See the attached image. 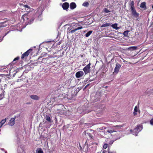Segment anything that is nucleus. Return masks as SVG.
Here are the masks:
<instances>
[{
	"label": "nucleus",
	"mask_w": 153,
	"mask_h": 153,
	"mask_svg": "<svg viewBox=\"0 0 153 153\" xmlns=\"http://www.w3.org/2000/svg\"><path fill=\"white\" fill-rule=\"evenodd\" d=\"M152 9H153V5L152 6Z\"/></svg>",
	"instance_id": "obj_46"
},
{
	"label": "nucleus",
	"mask_w": 153,
	"mask_h": 153,
	"mask_svg": "<svg viewBox=\"0 0 153 153\" xmlns=\"http://www.w3.org/2000/svg\"><path fill=\"white\" fill-rule=\"evenodd\" d=\"M1 150L2 151H4V152L5 151L4 149H1Z\"/></svg>",
	"instance_id": "obj_39"
},
{
	"label": "nucleus",
	"mask_w": 153,
	"mask_h": 153,
	"mask_svg": "<svg viewBox=\"0 0 153 153\" xmlns=\"http://www.w3.org/2000/svg\"><path fill=\"white\" fill-rule=\"evenodd\" d=\"M89 5V3L87 2H85L82 4V6L84 7H87Z\"/></svg>",
	"instance_id": "obj_26"
},
{
	"label": "nucleus",
	"mask_w": 153,
	"mask_h": 153,
	"mask_svg": "<svg viewBox=\"0 0 153 153\" xmlns=\"http://www.w3.org/2000/svg\"><path fill=\"white\" fill-rule=\"evenodd\" d=\"M142 129V125L139 124L137 125V127L135 128L133 131L132 130H130V131L133 134L135 135V136H137L138 133L141 131Z\"/></svg>",
	"instance_id": "obj_2"
},
{
	"label": "nucleus",
	"mask_w": 153,
	"mask_h": 153,
	"mask_svg": "<svg viewBox=\"0 0 153 153\" xmlns=\"http://www.w3.org/2000/svg\"><path fill=\"white\" fill-rule=\"evenodd\" d=\"M104 12H105L106 13H108L109 12H110V11L107 8H104Z\"/></svg>",
	"instance_id": "obj_30"
},
{
	"label": "nucleus",
	"mask_w": 153,
	"mask_h": 153,
	"mask_svg": "<svg viewBox=\"0 0 153 153\" xmlns=\"http://www.w3.org/2000/svg\"><path fill=\"white\" fill-rule=\"evenodd\" d=\"M124 125V124L117 125L113 126L111 128H108L107 131V132L112 134L113 132H117V131H122L121 128Z\"/></svg>",
	"instance_id": "obj_1"
},
{
	"label": "nucleus",
	"mask_w": 153,
	"mask_h": 153,
	"mask_svg": "<svg viewBox=\"0 0 153 153\" xmlns=\"http://www.w3.org/2000/svg\"><path fill=\"white\" fill-rule=\"evenodd\" d=\"M137 112H139V113H140V111L139 107L137 106H136L134 107V112H133V114L134 116H135L137 115Z\"/></svg>",
	"instance_id": "obj_12"
},
{
	"label": "nucleus",
	"mask_w": 153,
	"mask_h": 153,
	"mask_svg": "<svg viewBox=\"0 0 153 153\" xmlns=\"http://www.w3.org/2000/svg\"><path fill=\"white\" fill-rule=\"evenodd\" d=\"M89 136L90 137H91V136H92V135L91 134H90V133H89Z\"/></svg>",
	"instance_id": "obj_36"
},
{
	"label": "nucleus",
	"mask_w": 153,
	"mask_h": 153,
	"mask_svg": "<svg viewBox=\"0 0 153 153\" xmlns=\"http://www.w3.org/2000/svg\"><path fill=\"white\" fill-rule=\"evenodd\" d=\"M83 27H77V28H75L73 30H71L70 32L69 33H74L76 31L81 29Z\"/></svg>",
	"instance_id": "obj_14"
},
{
	"label": "nucleus",
	"mask_w": 153,
	"mask_h": 153,
	"mask_svg": "<svg viewBox=\"0 0 153 153\" xmlns=\"http://www.w3.org/2000/svg\"><path fill=\"white\" fill-rule=\"evenodd\" d=\"M55 121H56V122H57V120L56 118H55Z\"/></svg>",
	"instance_id": "obj_38"
},
{
	"label": "nucleus",
	"mask_w": 153,
	"mask_h": 153,
	"mask_svg": "<svg viewBox=\"0 0 153 153\" xmlns=\"http://www.w3.org/2000/svg\"><path fill=\"white\" fill-rule=\"evenodd\" d=\"M90 65L91 63H89L83 68V70L85 75H86L90 72L91 71Z\"/></svg>",
	"instance_id": "obj_4"
},
{
	"label": "nucleus",
	"mask_w": 153,
	"mask_h": 153,
	"mask_svg": "<svg viewBox=\"0 0 153 153\" xmlns=\"http://www.w3.org/2000/svg\"><path fill=\"white\" fill-rule=\"evenodd\" d=\"M131 13L134 16L137 17L139 16V14L137 13L135 8L131 9Z\"/></svg>",
	"instance_id": "obj_9"
},
{
	"label": "nucleus",
	"mask_w": 153,
	"mask_h": 153,
	"mask_svg": "<svg viewBox=\"0 0 153 153\" xmlns=\"http://www.w3.org/2000/svg\"><path fill=\"white\" fill-rule=\"evenodd\" d=\"M107 87H108V86H107L104 87V88H107Z\"/></svg>",
	"instance_id": "obj_41"
},
{
	"label": "nucleus",
	"mask_w": 153,
	"mask_h": 153,
	"mask_svg": "<svg viewBox=\"0 0 153 153\" xmlns=\"http://www.w3.org/2000/svg\"><path fill=\"white\" fill-rule=\"evenodd\" d=\"M36 153H43V152L42 149H39L36 150Z\"/></svg>",
	"instance_id": "obj_24"
},
{
	"label": "nucleus",
	"mask_w": 153,
	"mask_h": 153,
	"mask_svg": "<svg viewBox=\"0 0 153 153\" xmlns=\"http://www.w3.org/2000/svg\"><path fill=\"white\" fill-rule=\"evenodd\" d=\"M30 97L33 100H38L40 99V97L36 95H33L30 96Z\"/></svg>",
	"instance_id": "obj_13"
},
{
	"label": "nucleus",
	"mask_w": 153,
	"mask_h": 153,
	"mask_svg": "<svg viewBox=\"0 0 153 153\" xmlns=\"http://www.w3.org/2000/svg\"><path fill=\"white\" fill-rule=\"evenodd\" d=\"M40 12H40V13H39V15H41L42 14V11H41V10H40Z\"/></svg>",
	"instance_id": "obj_37"
},
{
	"label": "nucleus",
	"mask_w": 153,
	"mask_h": 153,
	"mask_svg": "<svg viewBox=\"0 0 153 153\" xmlns=\"http://www.w3.org/2000/svg\"><path fill=\"white\" fill-rule=\"evenodd\" d=\"M107 128L105 126L102 127L100 128H97V130L98 131H100L101 130L105 129Z\"/></svg>",
	"instance_id": "obj_17"
},
{
	"label": "nucleus",
	"mask_w": 153,
	"mask_h": 153,
	"mask_svg": "<svg viewBox=\"0 0 153 153\" xmlns=\"http://www.w3.org/2000/svg\"><path fill=\"white\" fill-rule=\"evenodd\" d=\"M6 119H3L1 121V122H0V123L1 124H2V125H3L5 123V122H6Z\"/></svg>",
	"instance_id": "obj_27"
},
{
	"label": "nucleus",
	"mask_w": 153,
	"mask_h": 153,
	"mask_svg": "<svg viewBox=\"0 0 153 153\" xmlns=\"http://www.w3.org/2000/svg\"><path fill=\"white\" fill-rule=\"evenodd\" d=\"M92 31L90 30L87 33L85 34V36L86 37H88L92 33Z\"/></svg>",
	"instance_id": "obj_22"
},
{
	"label": "nucleus",
	"mask_w": 153,
	"mask_h": 153,
	"mask_svg": "<svg viewBox=\"0 0 153 153\" xmlns=\"http://www.w3.org/2000/svg\"><path fill=\"white\" fill-rule=\"evenodd\" d=\"M76 7V4L74 2H72L70 4V8L71 9L73 10Z\"/></svg>",
	"instance_id": "obj_15"
},
{
	"label": "nucleus",
	"mask_w": 153,
	"mask_h": 153,
	"mask_svg": "<svg viewBox=\"0 0 153 153\" xmlns=\"http://www.w3.org/2000/svg\"><path fill=\"white\" fill-rule=\"evenodd\" d=\"M24 7H25L26 9L27 8V9L26 10H28V9H30V7L27 5H24Z\"/></svg>",
	"instance_id": "obj_31"
},
{
	"label": "nucleus",
	"mask_w": 153,
	"mask_h": 153,
	"mask_svg": "<svg viewBox=\"0 0 153 153\" xmlns=\"http://www.w3.org/2000/svg\"><path fill=\"white\" fill-rule=\"evenodd\" d=\"M146 3L145 2H143L141 4L140 7L143 8L144 10H146Z\"/></svg>",
	"instance_id": "obj_16"
},
{
	"label": "nucleus",
	"mask_w": 153,
	"mask_h": 153,
	"mask_svg": "<svg viewBox=\"0 0 153 153\" xmlns=\"http://www.w3.org/2000/svg\"><path fill=\"white\" fill-rule=\"evenodd\" d=\"M10 32V31H8L7 33H5V34L3 36H4V37L6 36L8 33Z\"/></svg>",
	"instance_id": "obj_34"
},
{
	"label": "nucleus",
	"mask_w": 153,
	"mask_h": 153,
	"mask_svg": "<svg viewBox=\"0 0 153 153\" xmlns=\"http://www.w3.org/2000/svg\"><path fill=\"white\" fill-rule=\"evenodd\" d=\"M117 23L111 25V27L114 29H116L117 30L119 29V27H117Z\"/></svg>",
	"instance_id": "obj_18"
},
{
	"label": "nucleus",
	"mask_w": 153,
	"mask_h": 153,
	"mask_svg": "<svg viewBox=\"0 0 153 153\" xmlns=\"http://www.w3.org/2000/svg\"><path fill=\"white\" fill-rule=\"evenodd\" d=\"M4 36H3V37H0V42H1L2 40H3Z\"/></svg>",
	"instance_id": "obj_33"
},
{
	"label": "nucleus",
	"mask_w": 153,
	"mask_h": 153,
	"mask_svg": "<svg viewBox=\"0 0 153 153\" xmlns=\"http://www.w3.org/2000/svg\"><path fill=\"white\" fill-rule=\"evenodd\" d=\"M32 49H29L27 50V51L24 53L21 56V58L23 59L25 57L27 56L29 54L30 52L32 51Z\"/></svg>",
	"instance_id": "obj_7"
},
{
	"label": "nucleus",
	"mask_w": 153,
	"mask_h": 153,
	"mask_svg": "<svg viewBox=\"0 0 153 153\" xmlns=\"http://www.w3.org/2000/svg\"><path fill=\"white\" fill-rule=\"evenodd\" d=\"M113 142H114V141H111L110 142V143L109 144H112L113 143Z\"/></svg>",
	"instance_id": "obj_35"
},
{
	"label": "nucleus",
	"mask_w": 153,
	"mask_h": 153,
	"mask_svg": "<svg viewBox=\"0 0 153 153\" xmlns=\"http://www.w3.org/2000/svg\"><path fill=\"white\" fill-rule=\"evenodd\" d=\"M89 84L87 85L85 87V88H86L88 86Z\"/></svg>",
	"instance_id": "obj_43"
},
{
	"label": "nucleus",
	"mask_w": 153,
	"mask_h": 153,
	"mask_svg": "<svg viewBox=\"0 0 153 153\" xmlns=\"http://www.w3.org/2000/svg\"><path fill=\"white\" fill-rule=\"evenodd\" d=\"M62 1H66V0H62Z\"/></svg>",
	"instance_id": "obj_42"
},
{
	"label": "nucleus",
	"mask_w": 153,
	"mask_h": 153,
	"mask_svg": "<svg viewBox=\"0 0 153 153\" xmlns=\"http://www.w3.org/2000/svg\"><path fill=\"white\" fill-rule=\"evenodd\" d=\"M108 153H115L114 152H108Z\"/></svg>",
	"instance_id": "obj_40"
},
{
	"label": "nucleus",
	"mask_w": 153,
	"mask_h": 153,
	"mask_svg": "<svg viewBox=\"0 0 153 153\" xmlns=\"http://www.w3.org/2000/svg\"><path fill=\"white\" fill-rule=\"evenodd\" d=\"M121 67V65L119 63H117L116 65V67L114 70V72L115 73H117L119 71L120 68Z\"/></svg>",
	"instance_id": "obj_8"
},
{
	"label": "nucleus",
	"mask_w": 153,
	"mask_h": 153,
	"mask_svg": "<svg viewBox=\"0 0 153 153\" xmlns=\"http://www.w3.org/2000/svg\"><path fill=\"white\" fill-rule=\"evenodd\" d=\"M39 12V11L38 10L37 12H36V13L37 14Z\"/></svg>",
	"instance_id": "obj_44"
},
{
	"label": "nucleus",
	"mask_w": 153,
	"mask_h": 153,
	"mask_svg": "<svg viewBox=\"0 0 153 153\" xmlns=\"http://www.w3.org/2000/svg\"><path fill=\"white\" fill-rule=\"evenodd\" d=\"M5 152V153H7V151H5V152Z\"/></svg>",
	"instance_id": "obj_45"
},
{
	"label": "nucleus",
	"mask_w": 153,
	"mask_h": 153,
	"mask_svg": "<svg viewBox=\"0 0 153 153\" xmlns=\"http://www.w3.org/2000/svg\"><path fill=\"white\" fill-rule=\"evenodd\" d=\"M110 24L109 23H107L105 24H104L102 25L101 26V27H108L110 25Z\"/></svg>",
	"instance_id": "obj_21"
},
{
	"label": "nucleus",
	"mask_w": 153,
	"mask_h": 153,
	"mask_svg": "<svg viewBox=\"0 0 153 153\" xmlns=\"http://www.w3.org/2000/svg\"><path fill=\"white\" fill-rule=\"evenodd\" d=\"M6 22H2L0 25V28L5 27L7 26V24H5Z\"/></svg>",
	"instance_id": "obj_20"
},
{
	"label": "nucleus",
	"mask_w": 153,
	"mask_h": 153,
	"mask_svg": "<svg viewBox=\"0 0 153 153\" xmlns=\"http://www.w3.org/2000/svg\"><path fill=\"white\" fill-rule=\"evenodd\" d=\"M152 71H153V69H152Z\"/></svg>",
	"instance_id": "obj_49"
},
{
	"label": "nucleus",
	"mask_w": 153,
	"mask_h": 153,
	"mask_svg": "<svg viewBox=\"0 0 153 153\" xmlns=\"http://www.w3.org/2000/svg\"><path fill=\"white\" fill-rule=\"evenodd\" d=\"M28 18L27 17V14H25L23 15L22 18V21H23V22H25V24L27 25L28 24H31L33 21L34 19L33 18H32L30 21L28 20Z\"/></svg>",
	"instance_id": "obj_3"
},
{
	"label": "nucleus",
	"mask_w": 153,
	"mask_h": 153,
	"mask_svg": "<svg viewBox=\"0 0 153 153\" xmlns=\"http://www.w3.org/2000/svg\"><path fill=\"white\" fill-rule=\"evenodd\" d=\"M45 118L49 122H51V119L50 117L48 115H46Z\"/></svg>",
	"instance_id": "obj_23"
},
{
	"label": "nucleus",
	"mask_w": 153,
	"mask_h": 153,
	"mask_svg": "<svg viewBox=\"0 0 153 153\" xmlns=\"http://www.w3.org/2000/svg\"><path fill=\"white\" fill-rule=\"evenodd\" d=\"M84 72L82 71L77 72L75 74L76 78H79L82 77L84 75Z\"/></svg>",
	"instance_id": "obj_6"
},
{
	"label": "nucleus",
	"mask_w": 153,
	"mask_h": 153,
	"mask_svg": "<svg viewBox=\"0 0 153 153\" xmlns=\"http://www.w3.org/2000/svg\"><path fill=\"white\" fill-rule=\"evenodd\" d=\"M134 3L133 1H132L131 4V9L134 8Z\"/></svg>",
	"instance_id": "obj_28"
},
{
	"label": "nucleus",
	"mask_w": 153,
	"mask_h": 153,
	"mask_svg": "<svg viewBox=\"0 0 153 153\" xmlns=\"http://www.w3.org/2000/svg\"><path fill=\"white\" fill-rule=\"evenodd\" d=\"M16 118V117H15L14 118H12L10 120V121L8 123V124L11 126H13L14 124L15 123V119Z\"/></svg>",
	"instance_id": "obj_11"
},
{
	"label": "nucleus",
	"mask_w": 153,
	"mask_h": 153,
	"mask_svg": "<svg viewBox=\"0 0 153 153\" xmlns=\"http://www.w3.org/2000/svg\"><path fill=\"white\" fill-rule=\"evenodd\" d=\"M19 57H17L16 58H15L13 60V63H15L16 62H15V61L16 60H17L19 59Z\"/></svg>",
	"instance_id": "obj_29"
},
{
	"label": "nucleus",
	"mask_w": 153,
	"mask_h": 153,
	"mask_svg": "<svg viewBox=\"0 0 153 153\" xmlns=\"http://www.w3.org/2000/svg\"><path fill=\"white\" fill-rule=\"evenodd\" d=\"M128 32L129 31L128 30L125 31L123 32V34L125 36H127Z\"/></svg>",
	"instance_id": "obj_25"
},
{
	"label": "nucleus",
	"mask_w": 153,
	"mask_h": 153,
	"mask_svg": "<svg viewBox=\"0 0 153 153\" xmlns=\"http://www.w3.org/2000/svg\"><path fill=\"white\" fill-rule=\"evenodd\" d=\"M49 64H52V63H49Z\"/></svg>",
	"instance_id": "obj_48"
},
{
	"label": "nucleus",
	"mask_w": 153,
	"mask_h": 153,
	"mask_svg": "<svg viewBox=\"0 0 153 153\" xmlns=\"http://www.w3.org/2000/svg\"><path fill=\"white\" fill-rule=\"evenodd\" d=\"M137 47L136 46H131L130 47L128 48V49L131 51H132L133 50H134L136 49Z\"/></svg>",
	"instance_id": "obj_19"
},
{
	"label": "nucleus",
	"mask_w": 153,
	"mask_h": 153,
	"mask_svg": "<svg viewBox=\"0 0 153 153\" xmlns=\"http://www.w3.org/2000/svg\"><path fill=\"white\" fill-rule=\"evenodd\" d=\"M108 146V145L107 144H105L103 146V148L104 149H106L107 148Z\"/></svg>",
	"instance_id": "obj_32"
},
{
	"label": "nucleus",
	"mask_w": 153,
	"mask_h": 153,
	"mask_svg": "<svg viewBox=\"0 0 153 153\" xmlns=\"http://www.w3.org/2000/svg\"><path fill=\"white\" fill-rule=\"evenodd\" d=\"M69 7V3L68 2L63 3L62 5V7L64 10H67Z\"/></svg>",
	"instance_id": "obj_10"
},
{
	"label": "nucleus",
	"mask_w": 153,
	"mask_h": 153,
	"mask_svg": "<svg viewBox=\"0 0 153 153\" xmlns=\"http://www.w3.org/2000/svg\"><path fill=\"white\" fill-rule=\"evenodd\" d=\"M7 87V85L6 84L4 85V86H2L1 90V92H0V95L2 97L5 94V92L4 89Z\"/></svg>",
	"instance_id": "obj_5"
},
{
	"label": "nucleus",
	"mask_w": 153,
	"mask_h": 153,
	"mask_svg": "<svg viewBox=\"0 0 153 153\" xmlns=\"http://www.w3.org/2000/svg\"><path fill=\"white\" fill-rule=\"evenodd\" d=\"M103 153H105V152L103 151V152H102Z\"/></svg>",
	"instance_id": "obj_47"
}]
</instances>
